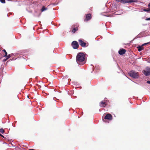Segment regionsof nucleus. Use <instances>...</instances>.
I'll return each mask as SVG.
<instances>
[{
	"label": "nucleus",
	"mask_w": 150,
	"mask_h": 150,
	"mask_svg": "<svg viewBox=\"0 0 150 150\" xmlns=\"http://www.w3.org/2000/svg\"><path fill=\"white\" fill-rule=\"evenodd\" d=\"M85 59V55L82 52L79 53L76 57V60L78 64H80L81 63L83 62Z\"/></svg>",
	"instance_id": "obj_1"
},
{
	"label": "nucleus",
	"mask_w": 150,
	"mask_h": 150,
	"mask_svg": "<svg viewBox=\"0 0 150 150\" xmlns=\"http://www.w3.org/2000/svg\"><path fill=\"white\" fill-rule=\"evenodd\" d=\"M129 76L134 78H137L139 76V75L138 73L134 71H131L129 73Z\"/></svg>",
	"instance_id": "obj_2"
},
{
	"label": "nucleus",
	"mask_w": 150,
	"mask_h": 150,
	"mask_svg": "<svg viewBox=\"0 0 150 150\" xmlns=\"http://www.w3.org/2000/svg\"><path fill=\"white\" fill-rule=\"evenodd\" d=\"M71 46L74 49H77L79 47V45L78 42L75 41H73L71 43Z\"/></svg>",
	"instance_id": "obj_3"
},
{
	"label": "nucleus",
	"mask_w": 150,
	"mask_h": 150,
	"mask_svg": "<svg viewBox=\"0 0 150 150\" xmlns=\"http://www.w3.org/2000/svg\"><path fill=\"white\" fill-rule=\"evenodd\" d=\"M137 2V0H123L122 3L123 4H125L127 3Z\"/></svg>",
	"instance_id": "obj_4"
},
{
	"label": "nucleus",
	"mask_w": 150,
	"mask_h": 150,
	"mask_svg": "<svg viewBox=\"0 0 150 150\" xmlns=\"http://www.w3.org/2000/svg\"><path fill=\"white\" fill-rule=\"evenodd\" d=\"M91 18V15L90 13L87 14L86 16V18L84 19V21L85 22H86L90 20Z\"/></svg>",
	"instance_id": "obj_5"
},
{
	"label": "nucleus",
	"mask_w": 150,
	"mask_h": 150,
	"mask_svg": "<svg viewBox=\"0 0 150 150\" xmlns=\"http://www.w3.org/2000/svg\"><path fill=\"white\" fill-rule=\"evenodd\" d=\"M72 31L73 33H75V32L78 30V27L77 25H73L71 28Z\"/></svg>",
	"instance_id": "obj_6"
},
{
	"label": "nucleus",
	"mask_w": 150,
	"mask_h": 150,
	"mask_svg": "<svg viewBox=\"0 0 150 150\" xmlns=\"http://www.w3.org/2000/svg\"><path fill=\"white\" fill-rule=\"evenodd\" d=\"M112 115L110 114H107L105 117L104 119H108L109 120H111L112 119Z\"/></svg>",
	"instance_id": "obj_7"
},
{
	"label": "nucleus",
	"mask_w": 150,
	"mask_h": 150,
	"mask_svg": "<svg viewBox=\"0 0 150 150\" xmlns=\"http://www.w3.org/2000/svg\"><path fill=\"white\" fill-rule=\"evenodd\" d=\"M107 105V102L104 101H101L100 103V106L101 107H105Z\"/></svg>",
	"instance_id": "obj_8"
},
{
	"label": "nucleus",
	"mask_w": 150,
	"mask_h": 150,
	"mask_svg": "<svg viewBox=\"0 0 150 150\" xmlns=\"http://www.w3.org/2000/svg\"><path fill=\"white\" fill-rule=\"evenodd\" d=\"M80 45L82 47H85L86 43L84 42L82 40L79 39L78 40Z\"/></svg>",
	"instance_id": "obj_9"
},
{
	"label": "nucleus",
	"mask_w": 150,
	"mask_h": 150,
	"mask_svg": "<svg viewBox=\"0 0 150 150\" xmlns=\"http://www.w3.org/2000/svg\"><path fill=\"white\" fill-rule=\"evenodd\" d=\"M126 50L124 49H121L118 51L119 54L120 55H123L125 54Z\"/></svg>",
	"instance_id": "obj_10"
},
{
	"label": "nucleus",
	"mask_w": 150,
	"mask_h": 150,
	"mask_svg": "<svg viewBox=\"0 0 150 150\" xmlns=\"http://www.w3.org/2000/svg\"><path fill=\"white\" fill-rule=\"evenodd\" d=\"M144 74L146 76H148L150 75V72L149 71H146L145 70H143Z\"/></svg>",
	"instance_id": "obj_11"
},
{
	"label": "nucleus",
	"mask_w": 150,
	"mask_h": 150,
	"mask_svg": "<svg viewBox=\"0 0 150 150\" xmlns=\"http://www.w3.org/2000/svg\"><path fill=\"white\" fill-rule=\"evenodd\" d=\"M139 51H141L142 50L144 49V47L142 46H139L137 47Z\"/></svg>",
	"instance_id": "obj_12"
},
{
	"label": "nucleus",
	"mask_w": 150,
	"mask_h": 150,
	"mask_svg": "<svg viewBox=\"0 0 150 150\" xmlns=\"http://www.w3.org/2000/svg\"><path fill=\"white\" fill-rule=\"evenodd\" d=\"M14 54L13 53L11 54L8 55H7V56H6V57H7V58L9 59L10 57H13V56Z\"/></svg>",
	"instance_id": "obj_13"
},
{
	"label": "nucleus",
	"mask_w": 150,
	"mask_h": 150,
	"mask_svg": "<svg viewBox=\"0 0 150 150\" xmlns=\"http://www.w3.org/2000/svg\"><path fill=\"white\" fill-rule=\"evenodd\" d=\"M47 9V8L45 7V6H43L41 9V11L42 12L45 10Z\"/></svg>",
	"instance_id": "obj_14"
},
{
	"label": "nucleus",
	"mask_w": 150,
	"mask_h": 150,
	"mask_svg": "<svg viewBox=\"0 0 150 150\" xmlns=\"http://www.w3.org/2000/svg\"><path fill=\"white\" fill-rule=\"evenodd\" d=\"M0 132L3 134L4 132V131L2 128L0 129Z\"/></svg>",
	"instance_id": "obj_15"
},
{
	"label": "nucleus",
	"mask_w": 150,
	"mask_h": 150,
	"mask_svg": "<svg viewBox=\"0 0 150 150\" xmlns=\"http://www.w3.org/2000/svg\"><path fill=\"white\" fill-rule=\"evenodd\" d=\"M143 11H145L149 12L150 11V9L148 8L147 9H144Z\"/></svg>",
	"instance_id": "obj_16"
},
{
	"label": "nucleus",
	"mask_w": 150,
	"mask_h": 150,
	"mask_svg": "<svg viewBox=\"0 0 150 150\" xmlns=\"http://www.w3.org/2000/svg\"><path fill=\"white\" fill-rule=\"evenodd\" d=\"M146 71H149V72H150V68L149 67H146Z\"/></svg>",
	"instance_id": "obj_17"
},
{
	"label": "nucleus",
	"mask_w": 150,
	"mask_h": 150,
	"mask_svg": "<svg viewBox=\"0 0 150 150\" xmlns=\"http://www.w3.org/2000/svg\"><path fill=\"white\" fill-rule=\"evenodd\" d=\"M3 51L5 52V55H4V57H6V56H7V52H6V50L4 49L3 50Z\"/></svg>",
	"instance_id": "obj_18"
},
{
	"label": "nucleus",
	"mask_w": 150,
	"mask_h": 150,
	"mask_svg": "<svg viewBox=\"0 0 150 150\" xmlns=\"http://www.w3.org/2000/svg\"><path fill=\"white\" fill-rule=\"evenodd\" d=\"M0 1L3 3H5V0H0Z\"/></svg>",
	"instance_id": "obj_19"
},
{
	"label": "nucleus",
	"mask_w": 150,
	"mask_h": 150,
	"mask_svg": "<svg viewBox=\"0 0 150 150\" xmlns=\"http://www.w3.org/2000/svg\"><path fill=\"white\" fill-rule=\"evenodd\" d=\"M149 43H150V42H147V43H144L142 45V46H144V45H145L147 44H148Z\"/></svg>",
	"instance_id": "obj_20"
},
{
	"label": "nucleus",
	"mask_w": 150,
	"mask_h": 150,
	"mask_svg": "<svg viewBox=\"0 0 150 150\" xmlns=\"http://www.w3.org/2000/svg\"><path fill=\"white\" fill-rule=\"evenodd\" d=\"M6 57V59H3V61L4 62L6 61L8 59V58H7V57Z\"/></svg>",
	"instance_id": "obj_21"
},
{
	"label": "nucleus",
	"mask_w": 150,
	"mask_h": 150,
	"mask_svg": "<svg viewBox=\"0 0 150 150\" xmlns=\"http://www.w3.org/2000/svg\"><path fill=\"white\" fill-rule=\"evenodd\" d=\"M122 0H116V1L118 2L121 1L122 2Z\"/></svg>",
	"instance_id": "obj_22"
},
{
	"label": "nucleus",
	"mask_w": 150,
	"mask_h": 150,
	"mask_svg": "<svg viewBox=\"0 0 150 150\" xmlns=\"http://www.w3.org/2000/svg\"><path fill=\"white\" fill-rule=\"evenodd\" d=\"M146 20L147 21L150 20V18H146Z\"/></svg>",
	"instance_id": "obj_23"
},
{
	"label": "nucleus",
	"mask_w": 150,
	"mask_h": 150,
	"mask_svg": "<svg viewBox=\"0 0 150 150\" xmlns=\"http://www.w3.org/2000/svg\"><path fill=\"white\" fill-rule=\"evenodd\" d=\"M147 83H148L150 84V81H147Z\"/></svg>",
	"instance_id": "obj_24"
},
{
	"label": "nucleus",
	"mask_w": 150,
	"mask_h": 150,
	"mask_svg": "<svg viewBox=\"0 0 150 150\" xmlns=\"http://www.w3.org/2000/svg\"><path fill=\"white\" fill-rule=\"evenodd\" d=\"M30 95H28L27 96V97L28 98H29V99H30Z\"/></svg>",
	"instance_id": "obj_25"
},
{
	"label": "nucleus",
	"mask_w": 150,
	"mask_h": 150,
	"mask_svg": "<svg viewBox=\"0 0 150 150\" xmlns=\"http://www.w3.org/2000/svg\"><path fill=\"white\" fill-rule=\"evenodd\" d=\"M148 7L150 9V3L148 5Z\"/></svg>",
	"instance_id": "obj_26"
},
{
	"label": "nucleus",
	"mask_w": 150,
	"mask_h": 150,
	"mask_svg": "<svg viewBox=\"0 0 150 150\" xmlns=\"http://www.w3.org/2000/svg\"><path fill=\"white\" fill-rule=\"evenodd\" d=\"M0 136H1V137H2L3 138L4 137V136L3 135H2L1 134H0Z\"/></svg>",
	"instance_id": "obj_27"
},
{
	"label": "nucleus",
	"mask_w": 150,
	"mask_h": 150,
	"mask_svg": "<svg viewBox=\"0 0 150 150\" xmlns=\"http://www.w3.org/2000/svg\"><path fill=\"white\" fill-rule=\"evenodd\" d=\"M42 93H45V94H47L45 92H44V91H42Z\"/></svg>",
	"instance_id": "obj_28"
},
{
	"label": "nucleus",
	"mask_w": 150,
	"mask_h": 150,
	"mask_svg": "<svg viewBox=\"0 0 150 150\" xmlns=\"http://www.w3.org/2000/svg\"><path fill=\"white\" fill-rule=\"evenodd\" d=\"M53 90L54 91H55V90Z\"/></svg>",
	"instance_id": "obj_29"
}]
</instances>
